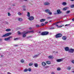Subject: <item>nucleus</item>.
<instances>
[{
	"instance_id": "obj_1",
	"label": "nucleus",
	"mask_w": 74,
	"mask_h": 74,
	"mask_svg": "<svg viewBox=\"0 0 74 74\" xmlns=\"http://www.w3.org/2000/svg\"><path fill=\"white\" fill-rule=\"evenodd\" d=\"M34 33V31H33V30L31 31L24 33V34H23V37L24 38L26 37V34H27V33Z\"/></svg>"
},
{
	"instance_id": "obj_2",
	"label": "nucleus",
	"mask_w": 74,
	"mask_h": 74,
	"mask_svg": "<svg viewBox=\"0 0 74 74\" xmlns=\"http://www.w3.org/2000/svg\"><path fill=\"white\" fill-rule=\"evenodd\" d=\"M11 33H8L2 36V37H7L11 35Z\"/></svg>"
},
{
	"instance_id": "obj_3",
	"label": "nucleus",
	"mask_w": 74,
	"mask_h": 74,
	"mask_svg": "<svg viewBox=\"0 0 74 74\" xmlns=\"http://www.w3.org/2000/svg\"><path fill=\"white\" fill-rule=\"evenodd\" d=\"M49 34V32H42L41 34V35L42 36H45V35H47V34Z\"/></svg>"
},
{
	"instance_id": "obj_4",
	"label": "nucleus",
	"mask_w": 74,
	"mask_h": 74,
	"mask_svg": "<svg viewBox=\"0 0 74 74\" xmlns=\"http://www.w3.org/2000/svg\"><path fill=\"white\" fill-rule=\"evenodd\" d=\"M45 11L46 13L49 14V15H52V12H50V10H49V9H47L45 10Z\"/></svg>"
},
{
	"instance_id": "obj_5",
	"label": "nucleus",
	"mask_w": 74,
	"mask_h": 74,
	"mask_svg": "<svg viewBox=\"0 0 74 74\" xmlns=\"http://www.w3.org/2000/svg\"><path fill=\"white\" fill-rule=\"evenodd\" d=\"M62 36V34H57L56 35V38H59V37H60Z\"/></svg>"
},
{
	"instance_id": "obj_6",
	"label": "nucleus",
	"mask_w": 74,
	"mask_h": 74,
	"mask_svg": "<svg viewBox=\"0 0 74 74\" xmlns=\"http://www.w3.org/2000/svg\"><path fill=\"white\" fill-rule=\"evenodd\" d=\"M11 38H12V36H11L8 37V38H5L4 39V40H5V41H8V40H10Z\"/></svg>"
},
{
	"instance_id": "obj_7",
	"label": "nucleus",
	"mask_w": 74,
	"mask_h": 74,
	"mask_svg": "<svg viewBox=\"0 0 74 74\" xmlns=\"http://www.w3.org/2000/svg\"><path fill=\"white\" fill-rule=\"evenodd\" d=\"M28 19L30 21H33L34 19V17L33 16H30L28 18Z\"/></svg>"
},
{
	"instance_id": "obj_8",
	"label": "nucleus",
	"mask_w": 74,
	"mask_h": 74,
	"mask_svg": "<svg viewBox=\"0 0 74 74\" xmlns=\"http://www.w3.org/2000/svg\"><path fill=\"white\" fill-rule=\"evenodd\" d=\"M74 51V49H70L69 50V52H71V53H73Z\"/></svg>"
},
{
	"instance_id": "obj_9",
	"label": "nucleus",
	"mask_w": 74,
	"mask_h": 74,
	"mask_svg": "<svg viewBox=\"0 0 74 74\" xmlns=\"http://www.w3.org/2000/svg\"><path fill=\"white\" fill-rule=\"evenodd\" d=\"M44 5H49L50 4V3L48 2H45L44 3Z\"/></svg>"
},
{
	"instance_id": "obj_10",
	"label": "nucleus",
	"mask_w": 74,
	"mask_h": 74,
	"mask_svg": "<svg viewBox=\"0 0 74 74\" xmlns=\"http://www.w3.org/2000/svg\"><path fill=\"white\" fill-rule=\"evenodd\" d=\"M65 49L66 51H69V47H66L65 48Z\"/></svg>"
},
{
	"instance_id": "obj_11",
	"label": "nucleus",
	"mask_w": 74,
	"mask_h": 74,
	"mask_svg": "<svg viewBox=\"0 0 74 74\" xmlns=\"http://www.w3.org/2000/svg\"><path fill=\"white\" fill-rule=\"evenodd\" d=\"M62 61H63V59H58L57 60V62H62Z\"/></svg>"
},
{
	"instance_id": "obj_12",
	"label": "nucleus",
	"mask_w": 74,
	"mask_h": 74,
	"mask_svg": "<svg viewBox=\"0 0 74 74\" xmlns=\"http://www.w3.org/2000/svg\"><path fill=\"white\" fill-rule=\"evenodd\" d=\"M57 11L58 14H61L62 13V12L60 11V10H57Z\"/></svg>"
},
{
	"instance_id": "obj_13",
	"label": "nucleus",
	"mask_w": 74,
	"mask_h": 74,
	"mask_svg": "<svg viewBox=\"0 0 74 74\" xmlns=\"http://www.w3.org/2000/svg\"><path fill=\"white\" fill-rule=\"evenodd\" d=\"M34 66L35 67H38V64L36 63H34Z\"/></svg>"
},
{
	"instance_id": "obj_14",
	"label": "nucleus",
	"mask_w": 74,
	"mask_h": 74,
	"mask_svg": "<svg viewBox=\"0 0 74 74\" xmlns=\"http://www.w3.org/2000/svg\"><path fill=\"white\" fill-rule=\"evenodd\" d=\"M68 9H69V8L68 7L64 8L63 9V10H64V11H66V10H68Z\"/></svg>"
},
{
	"instance_id": "obj_15",
	"label": "nucleus",
	"mask_w": 74,
	"mask_h": 74,
	"mask_svg": "<svg viewBox=\"0 0 74 74\" xmlns=\"http://www.w3.org/2000/svg\"><path fill=\"white\" fill-rule=\"evenodd\" d=\"M49 59H53V57L52 56H49L48 57Z\"/></svg>"
},
{
	"instance_id": "obj_16",
	"label": "nucleus",
	"mask_w": 74,
	"mask_h": 74,
	"mask_svg": "<svg viewBox=\"0 0 74 74\" xmlns=\"http://www.w3.org/2000/svg\"><path fill=\"white\" fill-rule=\"evenodd\" d=\"M62 39L64 40H66V39H67V37H66V36H63L62 37Z\"/></svg>"
},
{
	"instance_id": "obj_17",
	"label": "nucleus",
	"mask_w": 74,
	"mask_h": 74,
	"mask_svg": "<svg viewBox=\"0 0 74 74\" xmlns=\"http://www.w3.org/2000/svg\"><path fill=\"white\" fill-rule=\"evenodd\" d=\"M44 21H45V19H41L40 21V22H44Z\"/></svg>"
},
{
	"instance_id": "obj_18",
	"label": "nucleus",
	"mask_w": 74,
	"mask_h": 74,
	"mask_svg": "<svg viewBox=\"0 0 74 74\" xmlns=\"http://www.w3.org/2000/svg\"><path fill=\"white\" fill-rule=\"evenodd\" d=\"M38 55H36L35 56H34L33 58H37V57H38Z\"/></svg>"
},
{
	"instance_id": "obj_19",
	"label": "nucleus",
	"mask_w": 74,
	"mask_h": 74,
	"mask_svg": "<svg viewBox=\"0 0 74 74\" xmlns=\"http://www.w3.org/2000/svg\"><path fill=\"white\" fill-rule=\"evenodd\" d=\"M42 66H45V65H46V63L44 62H42Z\"/></svg>"
},
{
	"instance_id": "obj_20",
	"label": "nucleus",
	"mask_w": 74,
	"mask_h": 74,
	"mask_svg": "<svg viewBox=\"0 0 74 74\" xmlns=\"http://www.w3.org/2000/svg\"><path fill=\"white\" fill-rule=\"evenodd\" d=\"M27 15L28 17H30V12H27Z\"/></svg>"
},
{
	"instance_id": "obj_21",
	"label": "nucleus",
	"mask_w": 74,
	"mask_h": 74,
	"mask_svg": "<svg viewBox=\"0 0 74 74\" xmlns=\"http://www.w3.org/2000/svg\"><path fill=\"white\" fill-rule=\"evenodd\" d=\"M48 64H50L51 63L50 61H48L46 62Z\"/></svg>"
},
{
	"instance_id": "obj_22",
	"label": "nucleus",
	"mask_w": 74,
	"mask_h": 74,
	"mask_svg": "<svg viewBox=\"0 0 74 74\" xmlns=\"http://www.w3.org/2000/svg\"><path fill=\"white\" fill-rule=\"evenodd\" d=\"M66 2H64L62 3V4L63 5H66Z\"/></svg>"
},
{
	"instance_id": "obj_23",
	"label": "nucleus",
	"mask_w": 74,
	"mask_h": 74,
	"mask_svg": "<svg viewBox=\"0 0 74 74\" xmlns=\"http://www.w3.org/2000/svg\"><path fill=\"white\" fill-rule=\"evenodd\" d=\"M5 31L6 32H10V31H11V29H6Z\"/></svg>"
},
{
	"instance_id": "obj_24",
	"label": "nucleus",
	"mask_w": 74,
	"mask_h": 74,
	"mask_svg": "<svg viewBox=\"0 0 74 74\" xmlns=\"http://www.w3.org/2000/svg\"><path fill=\"white\" fill-rule=\"evenodd\" d=\"M18 19L19 21H20V22L22 21V19L21 18H18Z\"/></svg>"
},
{
	"instance_id": "obj_25",
	"label": "nucleus",
	"mask_w": 74,
	"mask_h": 74,
	"mask_svg": "<svg viewBox=\"0 0 74 74\" xmlns=\"http://www.w3.org/2000/svg\"><path fill=\"white\" fill-rule=\"evenodd\" d=\"M61 70V69H60V67H58L57 68V70L59 71V70Z\"/></svg>"
},
{
	"instance_id": "obj_26",
	"label": "nucleus",
	"mask_w": 74,
	"mask_h": 74,
	"mask_svg": "<svg viewBox=\"0 0 74 74\" xmlns=\"http://www.w3.org/2000/svg\"><path fill=\"white\" fill-rule=\"evenodd\" d=\"M32 65H33V63H31L29 64V66H32Z\"/></svg>"
},
{
	"instance_id": "obj_27",
	"label": "nucleus",
	"mask_w": 74,
	"mask_h": 74,
	"mask_svg": "<svg viewBox=\"0 0 74 74\" xmlns=\"http://www.w3.org/2000/svg\"><path fill=\"white\" fill-rule=\"evenodd\" d=\"M64 26V25H60L59 27H62V26Z\"/></svg>"
},
{
	"instance_id": "obj_28",
	"label": "nucleus",
	"mask_w": 74,
	"mask_h": 74,
	"mask_svg": "<svg viewBox=\"0 0 74 74\" xmlns=\"http://www.w3.org/2000/svg\"><path fill=\"white\" fill-rule=\"evenodd\" d=\"M70 10L67 11L66 12V14H69V13H70Z\"/></svg>"
},
{
	"instance_id": "obj_29",
	"label": "nucleus",
	"mask_w": 74,
	"mask_h": 74,
	"mask_svg": "<svg viewBox=\"0 0 74 74\" xmlns=\"http://www.w3.org/2000/svg\"><path fill=\"white\" fill-rule=\"evenodd\" d=\"M27 71V69H25L24 70V72H26Z\"/></svg>"
},
{
	"instance_id": "obj_30",
	"label": "nucleus",
	"mask_w": 74,
	"mask_h": 74,
	"mask_svg": "<svg viewBox=\"0 0 74 74\" xmlns=\"http://www.w3.org/2000/svg\"><path fill=\"white\" fill-rule=\"evenodd\" d=\"M71 8H74V5H71Z\"/></svg>"
},
{
	"instance_id": "obj_31",
	"label": "nucleus",
	"mask_w": 74,
	"mask_h": 74,
	"mask_svg": "<svg viewBox=\"0 0 74 74\" xmlns=\"http://www.w3.org/2000/svg\"><path fill=\"white\" fill-rule=\"evenodd\" d=\"M27 70L29 71H31V68L28 69Z\"/></svg>"
},
{
	"instance_id": "obj_32",
	"label": "nucleus",
	"mask_w": 74,
	"mask_h": 74,
	"mask_svg": "<svg viewBox=\"0 0 74 74\" xmlns=\"http://www.w3.org/2000/svg\"><path fill=\"white\" fill-rule=\"evenodd\" d=\"M21 63H23V62H24V60H21Z\"/></svg>"
},
{
	"instance_id": "obj_33",
	"label": "nucleus",
	"mask_w": 74,
	"mask_h": 74,
	"mask_svg": "<svg viewBox=\"0 0 74 74\" xmlns=\"http://www.w3.org/2000/svg\"><path fill=\"white\" fill-rule=\"evenodd\" d=\"M67 69L68 70H70V69H71V67H67Z\"/></svg>"
},
{
	"instance_id": "obj_34",
	"label": "nucleus",
	"mask_w": 74,
	"mask_h": 74,
	"mask_svg": "<svg viewBox=\"0 0 74 74\" xmlns=\"http://www.w3.org/2000/svg\"><path fill=\"white\" fill-rule=\"evenodd\" d=\"M18 40V38H15L14 39V40H15V41H16V40Z\"/></svg>"
},
{
	"instance_id": "obj_35",
	"label": "nucleus",
	"mask_w": 74,
	"mask_h": 74,
	"mask_svg": "<svg viewBox=\"0 0 74 74\" xmlns=\"http://www.w3.org/2000/svg\"><path fill=\"white\" fill-rule=\"evenodd\" d=\"M8 16H11V14L9 13H8Z\"/></svg>"
},
{
	"instance_id": "obj_36",
	"label": "nucleus",
	"mask_w": 74,
	"mask_h": 74,
	"mask_svg": "<svg viewBox=\"0 0 74 74\" xmlns=\"http://www.w3.org/2000/svg\"><path fill=\"white\" fill-rule=\"evenodd\" d=\"M71 62H72V63H73V64H74V60H72L71 61Z\"/></svg>"
},
{
	"instance_id": "obj_37",
	"label": "nucleus",
	"mask_w": 74,
	"mask_h": 74,
	"mask_svg": "<svg viewBox=\"0 0 74 74\" xmlns=\"http://www.w3.org/2000/svg\"><path fill=\"white\" fill-rule=\"evenodd\" d=\"M14 47H18V45H14Z\"/></svg>"
},
{
	"instance_id": "obj_38",
	"label": "nucleus",
	"mask_w": 74,
	"mask_h": 74,
	"mask_svg": "<svg viewBox=\"0 0 74 74\" xmlns=\"http://www.w3.org/2000/svg\"><path fill=\"white\" fill-rule=\"evenodd\" d=\"M18 33L19 34H21V32L19 31H18Z\"/></svg>"
},
{
	"instance_id": "obj_39",
	"label": "nucleus",
	"mask_w": 74,
	"mask_h": 74,
	"mask_svg": "<svg viewBox=\"0 0 74 74\" xmlns=\"http://www.w3.org/2000/svg\"><path fill=\"white\" fill-rule=\"evenodd\" d=\"M30 37H32V36H29V37H27V38H30Z\"/></svg>"
},
{
	"instance_id": "obj_40",
	"label": "nucleus",
	"mask_w": 74,
	"mask_h": 74,
	"mask_svg": "<svg viewBox=\"0 0 74 74\" xmlns=\"http://www.w3.org/2000/svg\"><path fill=\"white\" fill-rule=\"evenodd\" d=\"M36 27H39V25H36Z\"/></svg>"
},
{
	"instance_id": "obj_41",
	"label": "nucleus",
	"mask_w": 74,
	"mask_h": 74,
	"mask_svg": "<svg viewBox=\"0 0 74 74\" xmlns=\"http://www.w3.org/2000/svg\"><path fill=\"white\" fill-rule=\"evenodd\" d=\"M18 15H21V13H18Z\"/></svg>"
},
{
	"instance_id": "obj_42",
	"label": "nucleus",
	"mask_w": 74,
	"mask_h": 74,
	"mask_svg": "<svg viewBox=\"0 0 74 74\" xmlns=\"http://www.w3.org/2000/svg\"><path fill=\"white\" fill-rule=\"evenodd\" d=\"M41 25H42V26H44V23H42L41 24Z\"/></svg>"
},
{
	"instance_id": "obj_43",
	"label": "nucleus",
	"mask_w": 74,
	"mask_h": 74,
	"mask_svg": "<svg viewBox=\"0 0 74 74\" xmlns=\"http://www.w3.org/2000/svg\"><path fill=\"white\" fill-rule=\"evenodd\" d=\"M51 74H55V73L53 72H52L51 73Z\"/></svg>"
},
{
	"instance_id": "obj_44",
	"label": "nucleus",
	"mask_w": 74,
	"mask_h": 74,
	"mask_svg": "<svg viewBox=\"0 0 74 74\" xmlns=\"http://www.w3.org/2000/svg\"><path fill=\"white\" fill-rule=\"evenodd\" d=\"M56 23H53V25H56Z\"/></svg>"
},
{
	"instance_id": "obj_45",
	"label": "nucleus",
	"mask_w": 74,
	"mask_h": 74,
	"mask_svg": "<svg viewBox=\"0 0 74 74\" xmlns=\"http://www.w3.org/2000/svg\"><path fill=\"white\" fill-rule=\"evenodd\" d=\"M60 21H58V22H57L56 23L57 24V23H60Z\"/></svg>"
},
{
	"instance_id": "obj_46",
	"label": "nucleus",
	"mask_w": 74,
	"mask_h": 74,
	"mask_svg": "<svg viewBox=\"0 0 74 74\" xmlns=\"http://www.w3.org/2000/svg\"><path fill=\"white\" fill-rule=\"evenodd\" d=\"M8 73V74H11V73H10V72H8V73Z\"/></svg>"
},
{
	"instance_id": "obj_47",
	"label": "nucleus",
	"mask_w": 74,
	"mask_h": 74,
	"mask_svg": "<svg viewBox=\"0 0 74 74\" xmlns=\"http://www.w3.org/2000/svg\"><path fill=\"white\" fill-rule=\"evenodd\" d=\"M48 23L47 22H45V24H47V23Z\"/></svg>"
},
{
	"instance_id": "obj_48",
	"label": "nucleus",
	"mask_w": 74,
	"mask_h": 74,
	"mask_svg": "<svg viewBox=\"0 0 74 74\" xmlns=\"http://www.w3.org/2000/svg\"><path fill=\"white\" fill-rule=\"evenodd\" d=\"M56 26L57 27H58V24H56Z\"/></svg>"
},
{
	"instance_id": "obj_49",
	"label": "nucleus",
	"mask_w": 74,
	"mask_h": 74,
	"mask_svg": "<svg viewBox=\"0 0 74 74\" xmlns=\"http://www.w3.org/2000/svg\"><path fill=\"white\" fill-rule=\"evenodd\" d=\"M29 29H30V30H31V29H32V28L30 27V28H29Z\"/></svg>"
},
{
	"instance_id": "obj_50",
	"label": "nucleus",
	"mask_w": 74,
	"mask_h": 74,
	"mask_svg": "<svg viewBox=\"0 0 74 74\" xmlns=\"http://www.w3.org/2000/svg\"><path fill=\"white\" fill-rule=\"evenodd\" d=\"M15 4H12V6H15Z\"/></svg>"
},
{
	"instance_id": "obj_51",
	"label": "nucleus",
	"mask_w": 74,
	"mask_h": 74,
	"mask_svg": "<svg viewBox=\"0 0 74 74\" xmlns=\"http://www.w3.org/2000/svg\"><path fill=\"white\" fill-rule=\"evenodd\" d=\"M48 67H49L48 66H46L45 67V68H48Z\"/></svg>"
},
{
	"instance_id": "obj_52",
	"label": "nucleus",
	"mask_w": 74,
	"mask_h": 74,
	"mask_svg": "<svg viewBox=\"0 0 74 74\" xmlns=\"http://www.w3.org/2000/svg\"><path fill=\"white\" fill-rule=\"evenodd\" d=\"M68 25H70V24H69V25L66 24L65 25V26H68Z\"/></svg>"
},
{
	"instance_id": "obj_53",
	"label": "nucleus",
	"mask_w": 74,
	"mask_h": 74,
	"mask_svg": "<svg viewBox=\"0 0 74 74\" xmlns=\"http://www.w3.org/2000/svg\"><path fill=\"white\" fill-rule=\"evenodd\" d=\"M26 10V9H23V11H25Z\"/></svg>"
},
{
	"instance_id": "obj_54",
	"label": "nucleus",
	"mask_w": 74,
	"mask_h": 74,
	"mask_svg": "<svg viewBox=\"0 0 74 74\" xmlns=\"http://www.w3.org/2000/svg\"><path fill=\"white\" fill-rule=\"evenodd\" d=\"M6 24H8V22H6Z\"/></svg>"
},
{
	"instance_id": "obj_55",
	"label": "nucleus",
	"mask_w": 74,
	"mask_h": 74,
	"mask_svg": "<svg viewBox=\"0 0 74 74\" xmlns=\"http://www.w3.org/2000/svg\"><path fill=\"white\" fill-rule=\"evenodd\" d=\"M2 39L0 38V41H2Z\"/></svg>"
},
{
	"instance_id": "obj_56",
	"label": "nucleus",
	"mask_w": 74,
	"mask_h": 74,
	"mask_svg": "<svg viewBox=\"0 0 74 74\" xmlns=\"http://www.w3.org/2000/svg\"><path fill=\"white\" fill-rule=\"evenodd\" d=\"M25 1H27V0H24Z\"/></svg>"
},
{
	"instance_id": "obj_57",
	"label": "nucleus",
	"mask_w": 74,
	"mask_h": 74,
	"mask_svg": "<svg viewBox=\"0 0 74 74\" xmlns=\"http://www.w3.org/2000/svg\"><path fill=\"white\" fill-rule=\"evenodd\" d=\"M1 57H3V55H1Z\"/></svg>"
},
{
	"instance_id": "obj_58",
	"label": "nucleus",
	"mask_w": 74,
	"mask_h": 74,
	"mask_svg": "<svg viewBox=\"0 0 74 74\" xmlns=\"http://www.w3.org/2000/svg\"><path fill=\"white\" fill-rule=\"evenodd\" d=\"M72 20H73V21H74V18L72 19Z\"/></svg>"
},
{
	"instance_id": "obj_59",
	"label": "nucleus",
	"mask_w": 74,
	"mask_h": 74,
	"mask_svg": "<svg viewBox=\"0 0 74 74\" xmlns=\"http://www.w3.org/2000/svg\"><path fill=\"white\" fill-rule=\"evenodd\" d=\"M66 16V15H65V16Z\"/></svg>"
},
{
	"instance_id": "obj_60",
	"label": "nucleus",
	"mask_w": 74,
	"mask_h": 74,
	"mask_svg": "<svg viewBox=\"0 0 74 74\" xmlns=\"http://www.w3.org/2000/svg\"><path fill=\"white\" fill-rule=\"evenodd\" d=\"M51 29H54V28H52Z\"/></svg>"
},
{
	"instance_id": "obj_61",
	"label": "nucleus",
	"mask_w": 74,
	"mask_h": 74,
	"mask_svg": "<svg viewBox=\"0 0 74 74\" xmlns=\"http://www.w3.org/2000/svg\"><path fill=\"white\" fill-rule=\"evenodd\" d=\"M51 22V21H50V22Z\"/></svg>"
},
{
	"instance_id": "obj_62",
	"label": "nucleus",
	"mask_w": 74,
	"mask_h": 74,
	"mask_svg": "<svg viewBox=\"0 0 74 74\" xmlns=\"http://www.w3.org/2000/svg\"><path fill=\"white\" fill-rule=\"evenodd\" d=\"M23 34L24 33V32H23Z\"/></svg>"
},
{
	"instance_id": "obj_63",
	"label": "nucleus",
	"mask_w": 74,
	"mask_h": 74,
	"mask_svg": "<svg viewBox=\"0 0 74 74\" xmlns=\"http://www.w3.org/2000/svg\"><path fill=\"white\" fill-rule=\"evenodd\" d=\"M48 18H47V19H48Z\"/></svg>"
},
{
	"instance_id": "obj_64",
	"label": "nucleus",
	"mask_w": 74,
	"mask_h": 74,
	"mask_svg": "<svg viewBox=\"0 0 74 74\" xmlns=\"http://www.w3.org/2000/svg\"><path fill=\"white\" fill-rule=\"evenodd\" d=\"M39 33H40V32H39Z\"/></svg>"
}]
</instances>
